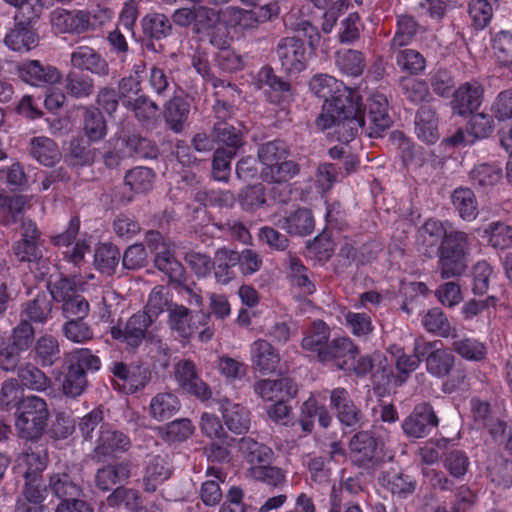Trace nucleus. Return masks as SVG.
Listing matches in <instances>:
<instances>
[{"label": "nucleus", "mask_w": 512, "mask_h": 512, "mask_svg": "<svg viewBox=\"0 0 512 512\" xmlns=\"http://www.w3.org/2000/svg\"><path fill=\"white\" fill-rule=\"evenodd\" d=\"M453 207L465 221H472L478 214V203L474 192L469 188H457L451 195Z\"/></svg>", "instance_id": "nucleus-35"}, {"label": "nucleus", "mask_w": 512, "mask_h": 512, "mask_svg": "<svg viewBox=\"0 0 512 512\" xmlns=\"http://www.w3.org/2000/svg\"><path fill=\"white\" fill-rule=\"evenodd\" d=\"M48 418L45 400L38 396H28L17 404L15 429L21 438L36 440L43 434Z\"/></svg>", "instance_id": "nucleus-2"}, {"label": "nucleus", "mask_w": 512, "mask_h": 512, "mask_svg": "<svg viewBox=\"0 0 512 512\" xmlns=\"http://www.w3.org/2000/svg\"><path fill=\"white\" fill-rule=\"evenodd\" d=\"M438 425V418L429 404H421L404 420L402 428L408 437L423 438Z\"/></svg>", "instance_id": "nucleus-14"}, {"label": "nucleus", "mask_w": 512, "mask_h": 512, "mask_svg": "<svg viewBox=\"0 0 512 512\" xmlns=\"http://www.w3.org/2000/svg\"><path fill=\"white\" fill-rule=\"evenodd\" d=\"M180 408V400L175 394L161 392L151 398L148 414L153 420L162 422L174 416Z\"/></svg>", "instance_id": "nucleus-27"}, {"label": "nucleus", "mask_w": 512, "mask_h": 512, "mask_svg": "<svg viewBox=\"0 0 512 512\" xmlns=\"http://www.w3.org/2000/svg\"><path fill=\"white\" fill-rule=\"evenodd\" d=\"M358 103L361 110V116L363 118V124L359 130L363 128L367 122L368 135L370 137H376L390 127L391 118L388 114V101L385 95L375 93L370 96L365 106V110H367L366 117L362 110L360 99L358 100Z\"/></svg>", "instance_id": "nucleus-8"}, {"label": "nucleus", "mask_w": 512, "mask_h": 512, "mask_svg": "<svg viewBox=\"0 0 512 512\" xmlns=\"http://www.w3.org/2000/svg\"><path fill=\"white\" fill-rule=\"evenodd\" d=\"M114 387L125 394L143 389L150 380V371L146 366L116 363L113 367Z\"/></svg>", "instance_id": "nucleus-10"}, {"label": "nucleus", "mask_w": 512, "mask_h": 512, "mask_svg": "<svg viewBox=\"0 0 512 512\" xmlns=\"http://www.w3.org/2000/svg\"><path fill=\"white\" fill-rule=\"evenodd\" d=\"M336 64L342 73L349 76H359L366 66L362 53L351 49L338 51Z\"/></svg>", "instance_id": "nucleus-45"}, {"label": "nucleus", "mask_w": 512, "mask_h": 512, "mask_svg": "<svg viewBox=\"0 0 512 512\" xmlns=\"http://www.w3.org/2000/svg\"><path fill=\"white\" fill-rule=\"evenodd\" d=\"M247 473L252 479L273 487L283 484L286 479L285 472L271 464L249 467Z\"/></svg>", "instance_id": "nucleus-48"}, {"label": "nucleus", "mask_w": 512, "mask_h": 512, "mask_svg": "<svg viewBox=\"0 0 512 512\" xmlns=\"http://www.w3.org/2000/svg\"><path fill=\"white\" fill-rule=\"evenodd\" d=\"M484 89L477 81L461 84L453 94L451 102L454 113L465 116L477 110L483 101Z\"/></svg>", "instance_id": "nucleus-15"}, {"label": "nucleus", "mask_w": 512, "mask_h": 512, "mask_svg": "<svg viewBox=\"0 0 512 512\" xmlns=\"http://www.w3.org/2000/svg\"><path fill=\"white\" fill-rule=\"evenodd\" d=\"M22 384L30 390L42 392L50 386V379L33 365L22 367L18 371Z\"/></svg>", "instance_id": "nucleus-52"}, {"label": "nucleus", "mask_w": 512, "mask_h": 512, "mask_svg": "<svg viewBox=\"0 0 512 512\" xmlns=\"http://www.w3.org/2000/svg\"><path fill=\"white\" fill-rule=\"evenodd\" d=\"M147 243L155 254L156 267L171 280H179L183 275V266L174 255V245L165 241L158 232H150Z\"/></svg>", "instance_id": "nucleus-7"}, {"label": "nucleus", "mask_w": 512, "mask_h": 512, "mask_svg": "<svg viewBox=\"0 0 512 512\" xmlns=\"http://www.w3.org/2000/svg\"><path fill=\"white\" fill-rule=\"evenodd\" d=\"M251 361L254 368L263 374L274 372L280 362L277 350L266 340L258 339L250 347Z\"/></svg>", "instance_id": "nucleus-20"}, {"label": "nucleus", "mask_w": 512, "mask_h": 512, "mask_svg": "<svg viewBox=\"0 0 512 512\" xmlns=\"http://www.w3.org/2000/svg\"><path fill=\"white\" fill-rule=\"evenodd\" d=\"M299 172L298 165L293 161L283 159L277 164L264 167L262 170V177L265 181L282 183L287 182Z\"/></svg>", "instance_id": "nucleus-47"}, {"label": "nucleus", "mask_w": 512, "mask_h": 512, "mask_svg": "<svg viewBox=\"0 0 512 512\" xmlns=\"http://www.w3.org/2000/svg\"><path fill=\"white\" fill-rule=\"evenodd\" d=\"M37 358L43 366L52 365L59 358L58 341L50 336L45 335L38 339L35 346Z\"/></svg>", "instance_id": "nucleus-62"}, {"label": "nucleus", "mask_w": 512, "mask_h": 512, "mask_svg": "<svg viewBox=\"0 0 512 512\" xmlns=\"http://www.w3.org/2000/svg\"><path fill=\"white\" fill-rule=\"evenodd\" d=\"M422 324L428 332L435 333L441 337H448L451 327L448 319L441 309H430L422 318Z\"/></svg>", "instance_id": "nucleus-59"}, {"label": "nucleus", "mask_w": 512, "mask_h": 512, "mask_svg": "<svg viewBox=\"0 0 512 512\" xmlns=\"http://www.w3.org/2000/svg\"><path fill=\"white\" fill-rule=\"evenodd\" d=\"M130 439L123 433L111 427L102 426L94 448L95 456H113L117 452H124L130 447Z\"/></svg>", "instance_id": "nucleus-19"}, {"label": "nucleus", "mask_w": 512, "mask_h": 512, "mask_svg": "<svg viewBox=\"0 0 512 512\" xmlns=\"http://www.w3.org/2000/svg\"><path fill=\"white\" fill-rule=\"evenodd\" d=\"M129 477V464L120 463L117 465H107L97 471L96 485L106 491L117 483L127 480Z\"/></svg>", "instance_id": "nucleus-39"}, {"label": "nucleus", "mask_w": 512, "mask_h": 512, "mask_svg": "<svg viewBox=\"0 0 512 512\" xmlns=\"http://www.w3.org/2000/svg\"><path fill=\"white\" fill-rule=\"evenodd\" d=\"M259 82L267 85L273 92L277 93V101H286L291 97L290 84L277 77L269 67H263L258 73Z\"/></svg>", "instance_id": "nucleus-56"}, {"label": "nucleus", "mask_w": 512, "mask_h": 512, "mask_svg": "<svg viewBox=\"0 0 512 512\" xmlns=\"http://www.w3.org/2000/svg\"><path fill=\"white\" fill-rule=\"evenodd\" d=\"M107 503L112 507L124 506L130 512H136L140 508L141 499L138 491L121 487L107 497Z\"/></svg>", "instance_id": "nucleus-58"}, {"label": "nucleus", "mask_w": 512, "mask_h": 512, "mask_svg": "<svg viewBox=\"0 0 512 512\" xmlns=\"http://www.w3.org/2000/svg\"><path fill=\"white\" fill-rule=\"evenodd\" d=\"M453 349L468 361H481L486 357V346L473 338H462L453 342Z\"/></svg>", "instance_id": "nucleus-50"}, {"label": "nucleus", "mask_w": 512, "mask_h": 512, "mask_svg": "<svg viewBox=\"0 0 512 512\" xmlns=\"http://www.w3.org/2000/svg\"><path fill=\"white\" fill-rule=\"evenodd\" d=\"M468 236L461 231H451L440 247L439 267L442 278L462 275L467 269Z\"/></svg>", "instance_id": "nucleus-3"}, {"label": "nucleus", "mask_w": 512, "mask_h": 512, "mask_svg": "<svg viewBox=\"0 0 512 512\" xmlns=\"http://www.w3.org/2000/svg\"><path fill=\"white\" fill-rule=\"evenodd\" d=\"M488 241L494 248L505 249L512 247V226L494 222L485 228Z\"/></svg>", "instance_id": "nucleus-57"}, {"label": "nucleus", "mask_w": 512, "mask_h": 512, "mask_svg": "<svg viewBox=\"0 0 512 512\" xmlns=\"http://www.w3.org/2000/svg\"><path fill=\"white\" fill-rule=\"evenodd\" d=\"M357 348L348 337L334 339L328 344L325 352L320 353V361H333L337 368L345 369L349 366L350 360H355Z\"/></svg>", "instance_id": "nucleus-24"}, {"label": "nucleus", "mask_w": 512, "mask_h": 512, "mask_svg": "<svg viewBox=\"0 0 512 512\" xmlns=\"http://www.w3.org/2000/svg\"><path fill=\"white\" fill-rule=\"evenodd\" d=\"M467 12L472 26L477 30L485 29L493 18V7L488 0H470Z\"/></svg>", "instance_id": "nucleus-46"}, {"label": "nucleus", "mask_w": 512, "mask_h": 512, "mask_svg": "<svg viewBox=\"0 0 512 512\" xmlns=\"http://www.w3.org/2000/svg\"><path fill=\"white\" fill-rule=\"evenodd\" d=\"M315 221L310 210L300 208L286 217L281 225L289 234L305 236L314 230Z\"/></svg>", "instance_id": "nucleus-34"}, {"label": "nucleus", "mask_w": 512, "mask_h": 512, "mask_svg": "<svg viewBox=\"0 0 512 512\" xmlns=\"http://www.w3.org/2000/svg\"><path fill=\"white\" fill-rule=\"evenodd\" d=\"M235 251L220 248L215 253L214 274L218 283L228 284L234 277L232 268L236 265Z\"/></svg>", "instance_id": "nucleus-42"}, {"label": "nucleus", "mask_w": 512, "mask_h": 512, "mask_svg": "<svg viewBox=\"0 0 512 512\" xmlns=\"http://www.w3.org/2000/svg\"><path fill=\"white\" fill-rule=\"evenodd\" d=\"M30 154L40 164L51 167L61 159L57 144L50 138L34 137L30 142Z\"/></svg>", "instance_id": "nucleus-29"}, {"label": "nucleus", "mask_w": 512, "mask_h": 512, "mask_svg": "<svg viewBox=\"0 0 512 512\" xmlns=\"http://www.w3.org/2000/svg\"><path fill=\"white\" fill-rule=\"evenodd\" d=\"M238 450L249 467L271 464L274 459V452L270 447L251 437L241 438L238 441Z\"/></svg>", "instance_id": "nucleus-26"}, {"label": "nucleus", "mask_w": 512, "mask_h": 512, "mask_svg": "<svg viewBox=\"0 0 512 512\" xmlns=\"http://www.w3.org/2000/svg\"><path fill=\"white\" fill-rule=\"evenodd\" d=\"M491 41L497 60L503 65L512 66V34L502 30L494 34Z\"/></svg>", "instance_id": "nucleus-60"}, {"label": "nucleus", "mask_w": 512, "mask_h": 512, "mask_svg": "<svg viewBox=\"0 0 512 512\" xmlns=\"http://www.w3.org/2000/svg\"><path fill=\"white\" fill-rule=\"evenodd\" d=\"M169 326L181 338L188 339L196 333L199 321L188 308L183 305H173L168 309Z\"/></svg>", "instance_id": "nucleus-25"}, {"label": "nucleus", "mask_w": 512, "mask_h": 512, "mask_svg": "<svg viewBox=\"0 0 512 512\" xmlns=\"http://www.w3.org/2000/svg\"><path fill=\"white\" fill-rule=\"evenodd\" d=\"M84 131L90 141H99L106 135V124L102 114L97 109L86 111Z\"/></svg>", "instance_id": "nucleus-64"}, {"label": "nucleus", "mask_w": 512, "mask_h": 512, "mask_svg": "<svg viewBox=\"0 0 512 512\" xmlns=\"http://www.w3.org/2000/svg\"><path fill=\"white\" fill-rule=\"evenodd\" d=\"M70 61L73 67L80 70H86L100 76L109 73L107 61L99 52L89 46L75 48L71 53Z\"/></svg>", "instance_id": "nucleus-18"}, {"label": "nucleus", "mask_w": 512, "mask_h": 512, "mask_svg": "<svg viewBox=\"0 0 512 512\" xmlns=\"http://www.w3.org/2000/svg\"><path fill=\"white\" fill-rule=\"evenodd\" d=\"M349 449L353 461L362 465L374 458L376 442L368 432H359L350 440Z\"/></svg>", "instance_id": "nucleus-33"}, {"label": "nucleus", "mask_w": 512, "mask_h": 512, "mask_svg": "<svg viewBox=\"0 0 512 512\" xmlns=\"http://www.w3.org/2000/svg\"><path fill=\"white\" fill-rule=\"evenodd\" d=\"M414 352L418 353V356L426 357L427 371L435 377L448 375L454 366L453 354L444 349L440 341L416 340Z\"/></svg>", "instance_id": "nucleus-6"}, {"label": "nucleus", "mask_w": 512, "mask_h": 512, "mask_svg": "<svg viewBox=\"0 0 512 512\" xmlns=\"http://www.w3.org/2000/svg\"><path fill=\"white\" fill-rule=\"evenodd\" d=\"M4 42L13 51L28 52L38 45V36L30 27L18 24L6 34Z\"/></svg>", "instance_id": "nucleus-30"}, {"label": "nucleus", "mask_w": 512, "mask_h": 512, "mask_svg": "<svg viewBox=\"0 0 512 512\" xmlns=\"http://www.w3.org/2000/svg\"><path fill=\"white\" fill-rule=\"evenodd\" d=\"M175 379L179 386L186 392L196 396L200 400H208L212 393L196 373L195 364L190 360L179 361L174 368Z\"/></svg>", "instance_id": "nucleus-13"}, {"label": "nucleus", "mask_w": 512, "mask_h": 512, "mask_svg": "<svg viewBox=\"0 0 512 512\" xmlns=\"http://www.w3.org/2000/svg\"><path fill=\"white\" fill-rule=\"evenodd\" d=\"M400 87L405 97L415 103H421L425 101L429 96V88L424 80L403 77L400 81Z\"/></svg>", "instance_id": "nucleus-61"}, {"label": "nucleus", "mask_w": 512, "mask_h": 512, "mask_svg": "<svg viewBox=\"0 0 512 512\" xmlns=\"http://www.w3.org/2000/svg\"><path fill=\"white\" fill-rule=\"evenodd\" d=\"M302 418L300 421L304 432H311L313 420L318 419L319 424L327 428L331 423V416L323 405H319L314 396L309 397L302 405Z\"/></svg>", "instance_id": "nucleus-31"}, {"label": "nucleus", "mask_w": 512, "mask_h": 512, "mask_svg": "<svg viewBox=\"0 0 512 512\" xmlns=\"http://www.w3.org/2000/svg\"><path fill=\"white\" fill-rule=\"evenodd\" d=\"M87 385L86 375L77 366H68L62 389L66 396L76 398L80 396Z\"/></svg>", "instance_id": "nucleus-54"}, {"label": "nucleus", "mask_w": 512, "mask_h": 512, "mask_svg": "<svg viewBox=\"0 0 512 512\" xmlns=\"http://www.w3.org/2000/svg\"><path fill=\"white\" fill-rule=\"evenodd\" d=\"M194 30L198 34H206L210 43L216 47L226 44V29L222 24V10L215 11L204 6L196 8Z\"/></svg>", "instance_id": "nucleus-11"}, {"label": "nucleus", "mask_w": 512, "mask_h": 512, "mask_svg": "<svg viewBox=\"0 0 512 512\" xmlns=\"http://www.w3.org/2000/svg\"><path fill=\"white\" fill-rule=\"evenodd\" d=\"M80 229V220L73 217L66 230L52 237V243L61 251L63 260L74 267L81 268L86 254L90 253L91 241L87 237L76 240Z\"/></svg>", "instance_id": "nucleus-5"}, {"label": "nucleus", "mask_w": 512, "mask_h": 512, "mask_svg": "<svg viewBox=\"0 0 512 512\" xmlns=\"http://www.w3.org/2000/svg\"><path fill=\"white\" fill-rule=\"evenodd\" d=\"M195 427L187 418L176 419L167 424L163 429V437L168 442H182L187 440L193 433Z\"/></svg>", "instance_id": "nucleus-63"}, {"label": "nucleus", "mask_w": 512, "mask_h": 512, "mask_svg": "<svg viewBox=\"0 0 512 512\" xmlns=\"http://www.w3.org/2000/svg\"><path fill=\"white\" fill-rule=\"evenodd\" d=\"M142 27L145 35L157 40L165 38L171 32L168 18L160 13L146 15L142 19Z\"/></svg>", "instance_id": "nucleus-49"}, {"label": "nucleus", "mask_w": 512, "mask_h": 512, "mask_svg": "<svg viewBox=\"0 0 512 512\" xmlns=\"http://www.w3.org/2000/svg\"><path fill=\"white\" fill-rule=\"evenodd\" d=\"M387 488L399 498H407L412 495L417 486L416 480L404 473L390 472L383 477Z\"/></svg>", "instance_id": "nucleus-44"}, {"label": "nucleus", "mask_w": 512, "mask_h": 512, "mask_svg": "<svg viewBox=\"0 0 512 512\" xmlns=\"http://www.w3.org/2000/svg\"><path fill=\"white\" fill-rule=\"evenodd\" d=\"M49 488L52 493L62 501L81 495L80 486L66 473L51 475L49 478Z\"/></svg>", "instance_id": "nucleus-43"}, {"label": "nucleus", "mask_w": 512, "mask_h": 512, "mask_svg": "<svg viewBox=\"0 0 512 512\" xmlns=\"http://www.w3.org/2000/svg\"><path fill=\"white\" fill-rule=\"evenodd\" d=\"M171 466L166 456H153L147 462L144 474V485L148 492L156 491L157 487L170 478Z\"/></svg>", "instance_id": "nucleus-28"}, {"label": "nucleus", "mask_w": 512, "mask_h": 512, "mask_svg": "<svg viewBox=\"0 0 512 512\" xmlns=\"http://www.w3.org/2000/svg\"><path fill=\"white\" fill-rule=\"evenodd\" d=\"M219 405L224 422L230 431L242 434L249 430L250 413L246 407L227 398L221 399Z\"/></svg>", "instance_id": "nucleus-21"}, {"label": "nucleus", "mask_w": 512, "mask_h": 512, "mask_svg": "<svg viewBox=\"0 0 512 512\" xmlns=\"http://www.w3.org/2000/svg\"><path fill=\"white\" fill-rule=\"evenodd\" d=\"M415 131L420 140L427 144H433L439 139L437 118L435 112L427 107H422L415 119Z\"/></svg>", "instance_id": "nucleus-32"}, {"label": "nucleus", "mask_w": 512, "mask_h": 512, "mask_svg": "<svg viewBox=\"0 0 512 512\" xmlns=\"http://www.w3.org/2000/svg\"><path fill=\"white\" fill-rule=\"evenodd\" d=\"M418 23L410 15H399L397 18V30L392 39V47L408 45L418 31Z\"/></svg>", "instance_id": "nucleus-53"}, {"label": "nucleus", "mask_w": 512, "mask_h": 512, "mask_svg": "<svg viewBox=\"0 0 512 512\" xmlns=\"http://www.w3.org/2000/svg\"><path fill=\"white\" fill-rule=\"evenodd\" d=\"M22 239L15 243L13 251L20 261L35 262L42 257L37 245L38 232L35 223L25 221L22 223Z\"/></svg>", "instance_id": "nucleus-22"}, {"label": "nucleus", "mask_w": 512, "mask_h": 512, "mask_svg": "<svg viewBox=\"0 0 512 512\" xmlns=\"http://www.w3.org/2000/svg\"><path fill=\"white\" fill-rule=\"evenodd\" d=\"M52 310L51 300L45 293H39L27 302L21 312V319L27 322L44 323Z\"/></svg>", "instance_id": "nucleus-37"}, {"label": "nucleus", "mask_w": 512, "mask_h": 512, "mask_svg": "<svg viewBox=\"0 0 512 512\" xmlns=\"http://www.w3.org/2000/svg\"><path fill=\"white\" fill-rule=\"evenodd\" d=\"M222 24L226 29L227 39L229 27L248 29L257 26L256 13L237 7H227L222 10Z\"/></svg>", "instance_id": "nucleus-38"}, {"label": "nucleus", "mask_w": 512, "mask_h": 512, "mask_svg": "<svg viewBox=\"0 0 512 512\" xmlns=\"http://www.w3.org/2000/svg\"><path fill=\"white\" fill-rule=\"evenodd\" d=\"M154 173L146 167H136L125 176V183L136 193H144L152 188Z\"/></svg>", "instance_id": "nucleus-55"}, {"label": "nucleus", "mask_w": 512, "mask_h": 512, "mask_svg": "<svg viewBox=\"0 0 512 512\" xmlns=\"http://www.w3.org/2000/svg\"><path fill=\"white\" fill-rule=\"evenodd\" d=\"M50 23L58 33L80 34L89 30L90 18L87 12L82 10L68 11L55 9L50 14Z\"/></svg>", "instance_id": "nucleus-16"}, {"label": "nucleus", "mask_w": 512, "mask_h": 512, "mask_svg": "<svg viewBox=\"0 0 512 512\" xmlns=\"http://www.w3.org/2000/svg\"><path fill=\"white\" fill-rule=\"evenodd\" d=\"M329 327L322 321H317L306 331L302 339V348L315 352L320 359V353L325 352L328 346Z\"/></svg>", "instance_id": "nucleus-36"}, {"label": "nucleus", "mask_w": 512, "mask_h": 512, "mask_svg": "<svg viewBox=\"0 0 512 512\" xmlns=\"http://www.w3.org/2000/svg\"><path fill=\"white\" fill-rule=\"evenodd\" d=\"M255 392L265 401H278L294 397L297 389L289 378L264 379L255 384Z\"/></svg>", "instance_id": "nucleus-23"}, {"label": "nucleus", "mask_w": 512, "mask_h": 512, "mask_svg": "<svg viewBox=\"0 0 512 512\" xmlns=\"http://www.w3.org/2000/svg\"><path fill=\"white\" fill-rule=\"evenodd\" d=\"M286 264L287 274L291 284L297 286L303 295L313 294L315 292V285L310 280L307 269L301 261L294 256H289Z\"/></svg>", "instance_id": "nucleus-40"}, {"label": "nucleus", "mask_w": 512, "mask_h": 512, "mask_svg": "<svg viewBox=\"0 0 512 512\" xmlns=\"http://www.w3.org/2000/svg\"><path fill=\"white\" fill-rule=\"evenodd\" d=\"M190 112V105L181 97H174L165 106V119L169 127L176 133L184 128Z\"/></svg>", "instance_id": "nucleus-41"}, {"label": "nucleus", "mask_w": 512, "mask_h": 512, "mask_svg": "<svg viewBox=\"0 0 512 512\" xmlns=\"http://www.w3.org/2000/svg\"><path fill=\"white\" fill-rule=\"evenodd\" d=\"M120 253L111 244H100L94 255V263L98 270L104 273H112L118 265Z\"/></svg>", "instance_id": "nucleus-51"}, {"label": "nucleus", "mask_w": 512, "mask_h": 512, "mask_svg": "<svg viewBox=\"0 0 512 512\" xmlns=\"http://www.w3.org/2000/svg\"><path fill=\"white\" fill-rule=\"evenodd\" d=\"M276 54L282 69L288 74H298L307 67V49L304 43L295 37L282 39L278 43Z\"/></svg>", "instance_id": "nucleus-9"}, {"label": "nucleus", "mask_w": 512, "mask_h": 512, "mask_svg": "<svg viewBox=\"0 0 512 512\" xmlns=\"http://www.w3.org/2000/svg\"><path fill=\"white\" fill-rule=\"evenodd\" d=\"M18 75L21 80L35 87L53 85L61 80V73L56 67L44 65L38 60L20 63Z\"/></svg>", "instance_id": "nucleus-12"}, {"label": "nucleus", "mask_w": 512, "mask_h": 512, "mask_svg": "<svg viewBox=\"0 0 512 512\" xmlns=\"http://www.w3.org/2000/svg\"><path fill=\"white\" fill-rule=\"evenodd\" d=\"M48 288L53 300L62 303L64 317L83 320L88 315L90 310L89 302L77 293L76 280L61 278L53 283L49 282Z\"/></svg>", "instance_id": "nucleus-4"}, {"label": "nucleus", "mask_w": 512, "mask_h": 512, "mask_svg": "<svg viewBox=\"0 0 512 512\" xmlns=\"http://www.w3.org/2000/svg\"><path fill=\"white\" fill-rule=\"evenodd\" d=\"M310 90L324 99L316 125L322 131L334 129L336 140L348 143L363 124L358 103L359 95L328 74L315 75L309 82Z\"/></svg>", "instance_id": "nucleus-1"}, {"label": "nucleus", "mask_w": 512, "mask_h": 512, "mask_svg": "<svg viewBox=\"0 0 512 512\" xmlns=\"http://www.w3.org/2000/svg\"><path fill=\"white\" fill-rule=\"evenodd\" d=\"M151 324L146 314L136 313L129 318L124 328L112 327L111 336L131 347H137L145 338L146 330Z\"/></svg>", "instance_id": "nucleus-17"}]
</instances>
